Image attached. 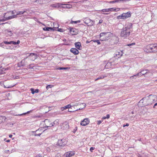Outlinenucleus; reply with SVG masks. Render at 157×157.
<instances>
[{"mask_svg": "<svg viewBox=\"0 0 157 157\" xmlns=\"http://www.w3.org/2000/svg\"><path fill=\"white\" fill-rule=\"evenodd\" d=\"M84 22L88 26H92L94 24L93 21L89 18L84 20Z\"/></svg>", "mask_w": 157, "mask_h": 157, "instance_id": "nucleus-8", "label": "nucleus"}, {"mask_svg": "<svg viewBox=\"0 0 157 157\" xmlns=\"http://www.w3.org/2000/svg\"><path fill=\"white\" fill-rule=\"evenodd\" d=\"M106 77V75H103L101 76H100L99 77L97 78V79H95V81H97V80H98L99 79H101L103 78H105V77Z\"/></svg>", "mask_w": 157, "mask_h": 157, "instance_id": "nucleus-31", "label": "nucleus"}, {"mask_svg": "<svg viewBox=\"0 0 157 157\" xmlns=\"http://www.w3.org/2000/svg\"><path fill=\"white\" fill-rule=\"evenodd\" d=\"M101 123V121H97V124L98 125L100 124Z\"/></svg>", "mask_w": 157, "mask_h": 157, "instance_id": "nucleus-51", "label": "nucleus"}, {"mask_svg": "<svg viewBox=\"0 0 157 157\" xmlns=\"http://www.w3.org/2000/svg\"><path fill=\"white\" fill-rule=\"evenodd\" d=\"M26 13V14H25V16L27 15L28 13H27L26 11L23 10V11H19L17 12V13H16L17 14L16 15V16H17V15H22L24 14V13Z\"/></svg>", "mask_w": 157, "mask_h": 157, "instance_id": "nucleus-17", "label": "nucleus"}, {"mask_svg": "<svg viewBox=\"0 0 157 157\" xmlns=\"http://www.w3.org/2000/svg\"><path fill=\"white\" fill-rule=\"evenodd\" d=\"M27 58H25V59L22 60L20 62V63H19L18 64L19 66L20 67L21 66H22L25 65H26L25 64V59Z\"/></svg>", "mask_w": 157, "mask_h": 157, "instance_id": "nucleus-20", "label": "nucleus"}, {"mask_svg": "<svg viewBox=\"0 0 157 157\" xmlns=\"http://www.w3.org/2000/svg\"><path fill=\"white\" fill-rule=\"evenodd\" d=\"M67 143V141L65 139H63L58 140L57 143V145L60 147H63Z\"/></svg>", "mask_w": 157, "mask_h": 157, "instance_id": "nucleus-7", "label": "nucleus"}, {"mask_svg": "<svg viewBox=\"0 0 157 157\" xmlns=\"http://www.w3.org/2000/svg\"><path fill=\"white\" fill-rule=\"evenodd\" d=\"M136 76H138V75H137V74L130 77V78H133Z\"/></svg>", "mask_w": 157, "mask_h": 157, "instance_id": "nucleus-50", "label": "nucleus"}, {"mask_svg": "<svg viewBox=\"0 0 157 157\" xmlns=\"http://www.w3.org/2000/svg\"><path fill=\"white\" fill-rule=\"evenodd\" d=\"M10 140H7L6 141L7 142H10Z\"/></svg>", "mask_w": 157, "mask_h": 157, "instance_id": "nucleus-64", "label": "nucleus"}, {"mask_svg": "<svg viewBox=\"0 0 157 157\" xmlns=\"http://www.w3.org/2000/svg\"><path fill=\"white\" fill-rule=\"evenodd\" d=\"M68 69V67H59L57 68V70H66Z\"/></svg>", "mask_w": 157, "mask_h": 157, "instance_id": "nucleus-32", "label": "nucleus"}, {"mask_svg": "<svg viewBox=\"0 0 157 157\" xmlns=\"http://www.w3.org/2000/svg\"><path fill=\"white\" fill-rule=\"evenodd\" d=\"M0 20H2V19H0ZM1 21H0V25H3V24H6L7 23V22H6V23H1Z\"/></svg>", "mask_w": 157, "mask_h": 157, "instance_id": "nucleus-52", "label": "nucleus"}, {"mask_svg": "<svg viewBox=\"0 0 157 157\" xmlns=\"http://www.w3.org/2000/svg\"><path fill=\"white\" fill-rule=\"evenodd\" d=\"M43 0H36L35 2H36L37 3L41 4L43 2Z\"/></svg>", "mask_w": 157, "mask_h": 157, "instance_id": "nucleus-38", "label": "nucleus"}, {"mask_svg": "<svg viewBox=\"0 0 157 157\" xmlns=\"http://www.w3.org/2000/svg\"><path fill=\"white\" fill-rule=\"evenodd\" d=\"M69 109H70V108L72 109V107L74 108V109H73L72 110H71V111L69 110V112H73L78 110V109H75V108L74 106V105H72L71 104V103L70 104H69Z\"/></svg>", "mask_w": 157, "mask_h": 157, "instance_id": "nucleus-23", "label": "nucleus"}, {"mask_svg": "<svg viewBox=\"0 0 157 157\" xmlns=\"http://www.w3.org/2000/svg\"><path fill=\"white\" fill-rule=\"evenodd\" d=\"M123 0H117V1H118V2H123Z\"/></svg>", "mask_w": 157, "mask_h": 157, "instance_id": "nucleus-61", "label": "nucleus"}, {"mask_svg": "<svg viewBox=\"0 0 157 157\" xmlns=\"http://www.w3.org/2000/svg\"><path fill=\"white\" fill-rule=\"evenodd\" d=\"M131 16V12L130 11L126 13H122L121 15L117 16V18L118 19H125L130 17Z\"/></svg>", "mask_w": 157, "mask_h": 157, "instance_id": "nucleus-6", "label": "nucleus"}, {"mask_svg": "<svg viewBox=\"0 0 157 157\" xmlns=\"http://www.w3.org/2000/svg\"><path fill=\"white\" fill-rule=\"evenodd\" d=\"M146 74V72L145 73H142V72L141 71L139 73H138V74H137V75H138V77H140L141 76H142V75H144L145 74Z\"/></svg>", "mask_w": 157, "mask_h": 157, "instance_id": "nucleus-29", "label": "nucleus"}, {"mask_svg": "<svg viewBox=\"0 0 157 157\" xmlns=\"http://www.w3.org/2000/svg\"><path fill=\"white\" fill-rule=\"evenodd\" d=\"M103 20L102 19H101L99 21V24H101L103 22Z\"/></svg>", "mask_w": 157, "mask_h": 157, "instance_id": "nucleus-55", "label": "nucleus"}, {"mask_svg": "<svg viewBox=\"0 0 157 157\" xmlns=\"http://www.w3.org/2000/svg\"><path fill=\"white\" fill-rule=\"evenodd\" d=\"M12 136V135H10L9 136V137H10V138H11Z\"/></svg>", "mask_w": 157, "mask_h": 157, "instance_id": "nucleus-63", "label": "nucleus"}, {"mask_svg": "<svg viewBox=\"0 0 157 157\" xmlns=\"http://www.w3.org/2000/svg\"><path fill=\"white\" fill-rule=\"evenodd\" d=\"M117 9H115L113 8H111L108 9H103L101 10L102 12H111L113 11H116Z\"/></svg>", "mask_w": 157, "mask_h": 157, "instance_id": "nucleus-15", "label": "nucleus"}, {"mask_svg": "<svg viewBox=\"0 0 157 157\" xmlns=\"http://www.w3.org/2000/svg\"><path fill=\"white\" fill-rule=\"evenodd\" d=\"M53 86L52 85H47L46 87V88L48 90L49 88L52 87Z\"/></svg>", "mask_w": 157, "mask_h": 157, "instance_id": "nucleus-41", "label": "nucleus"}, {"mask_svg": "<svg viewBox=\"0 0 157 157\" xmlns=\"http://www.w3.org/2000/svg\"><path fill=\"white\" fill-rule=\"evenodd\" d=\"M27 58H25V59L22 60L20 62V63H19L18 64L19 66L20 67L21 66H22L25 65H26L25 64V59Z\"/></svg>", "mask_w": 157, "mask_h": 157, "instance_id": "nucleus-21", "label": "nucleus"}, {"mask_svg": "<svg viewBox=\"0 0 157 157\" xmlns=\"http://www.w3.org/2000/svg\"><path fill=\"white\" fill-rule=\"evenodd\" d=\"M8 69V68H4L2 67L0 68V75L4 74L5 72V71Z\"/></svg>", "mask_w": 157, "mask_h": 157, "instance_id": "nucleus-19", "label": "nucleus"}, {"mask_svg": "<svg viewBox=\"0 0 157 157\" xmlns=\"http://www.w3.org/2000/svg\"><path fill=\"white\" fill-rule=\"evenodd\" d=\"M135 43H132L131 44H128V46H131V45H135Z\"/></svg>", "mask_w": 157, "mask_h": 157, "instance_id": "nucleus-49", "label": "nucleus"}, {"mask_svg": "<svg viewBox=\"0 0 157 157\" xmlns=\"http://www.w3.org/2000/svg\"><path fill=\"white\" fill-rule=\"evenodd\" d=\"M110 115L109 114H107L106 115V117H102L103 119H109V118Z\"/></svg>", "mask_w": 157, "mask_h": 157, "instance_id": "nucleus-39", "label": "nucleus"}, {"mask_svg": "<svg viewBox=\"0 0 157 157\" xmlns=\"http://www.w3.org/2000/svg\"><path fill=\"white\" fill-rule=\"evenodd\" d=\"M111 63L110 62H108L107 63L106 65L105 66V68H111Z\"/></svg>", "mask_w": 157, "mask_h": 157, "instance_id": "nucleus-24", "label": "nucleus"}, {"mask_svg": "<svg viewBox=\"0 0 157 157\" xmlns=\"http://www.w3.org/2000/svg\"><path fill=\"white\" fill-rule=\"evenodd\" d=\"M81 21L80 20H78L77 21H73L72 20L70 22V23L74 24H76L78 23H79Z\"/></svg>", "mask_w": 157, "mask_h": 157, "instance_id": "nucleus-27", "label": "nucleus"}, {"mask_svg": "<svg viewBox=\"0 0 157 157\" xmlns=\"http://www.w3.org/2000/svg\"><path fill=\"white\" fill-rule=\"evenodd\" d=\"M5 32L6 33L10 36H12L13 34V33L12 32L10 31H9L8 29H6L5 30Z\"/></svg>", "mask_w": 157, "mask_h": 157, "instance_id": "nucleus-22", "label": "nucleus"}, {"mask_svg": "<svg viewBox=\"0 0 157 157\" xmlns=\"http://www.w3.org/2000/svg\"><path fill=\"white\" fill-rule=\"evenodd\" d=\"M28 58H29L30 60L34 61L37 58V56L34 53H31L28 56Z\"/></svg>", "mask_w": 157, "mask_h": 157, "instance_id": "nucleus-11", "label": "nucleus"}, {"mask_svg": "<svg viewBox=\"0 0 157 157\" xmlns=\"http://www.w3.org/2000/svg\"><path fill=\"white\" fill-rule=\"evenodd\" d=\"M60 7H62L65 8H68L69 7V5L68 4H60Z\"/></svg>", "mask_w": 157, "mask_h": 157, "instance_id": "nucleus-26", "label": "nucleus"}, {"mask_svg": "<svg viewBox=\"0 0 157 157\" xmlns=\"http://www.w3.org/2000/svg\"><path fill=\"white\" fill-rule=\"evenodd\" d=\"M65 155H66V157H69V155H68V152L66 153L65 154Z\"/></svg>", "mask_w": 157, "mask_h": 157, "instance_id": "nucleus-58", "label": "nucleus"}, {"mask_svg": "<svg viewBox=\"0 0 157 157\" xmlns=\"http://www.w3.org/2000/svg\"><path fill=\"white\" fill-rule=\"evenodd\" d=\"M69 108V105H67L61 108V109L62 111H63L64 109Z\"/></svg>", "mask_w": 157, "mask_h": 157, "instance_id": "nucleus-33", "label": "nucleus"}, {"mask_svg": "<svg viewBox=\"0 0 157 157\" xmlns=\"http://www.w3.org/2000/svg\"><path fill=\"white\" fill-rule=\"evenodd\" d=\"M39 91V90L38 89H36L35 90V93H38Z\"/></svg>", "mask_w": 157, "mask_h": 157, "instance_id": "nucleus-56", "label": "nucleus"}, {"mask_svg": "<svg viewBox=\"0 0 157 157\" xmlns=\"http://www.w3.org/2000/svg\"><path fill=\"white\" fill-rule=\"evenodd\" d=\"M30 112V111H29L28 112H27V113H23V114H18V115H16L15 116H21V115H25V114L27 113H29V112Z\"/></svg>", "mask_w": 157, "mask_h": 157, "instance_id": "nucleus-43", "label": "nucleus"}, {"mask_svg": "<svg viewBox=\"0 0 157 157\" xmlns=\"http://www.w3.org/2000/svg\"><path fill=\"white\" fill-rule=\"evenodd\" d=\"M123 53L122 51H119L117 52L115 54L114 57H117V58L120 57L123 55Z\"/></svg>", "mask_w": 157, "mask_h": 157, "instance_id": "nucleus-14", "label": "nucleus"}, {"mask_svg": "<svg viewBox=\"0 0 157 157\" xmlns=\"http://www.w3.org/2000/svg\"><path fill=\"white\" fill-rule=\"evenodd\" d=\"M115 9H117V10H116V11H119L120 9V8H115Z\"/></svg>", "mask_w": 157, "mask_h": 157, "instance_id": "nucleus-59", "label": "nucleus"}, {"mask_svg": "<svg viewBox=\"0 0 157 157\" xmlns=\"http://www.w3.org/2000/svg\"><path fill=\"white\" fill-rule=\"evenodd\" d=\"M42 133H39V134H36L35 136H40V135H41Z\"/></svg>", "mask_w": 157, "mask_h": 157, "instance_id": "nucleus-57", "label": "nucleus"}, {"mask_svg": "<svg viewBox=\"0 0 157 157\" xmlns=\"http://www.w3.org/2000/svg\"><path fill=\"white\" fill-rule=\"evenodd\" d=\"M11 12H12V15H13V14H14L16 12V11L15 10L14 11H10Z\"/></svg>", "mask_w": 157, "mask_h": 157, "instance_id": "nucleus-54", "label": "nucleus"}, {"mask_svg": "<svg viewBox=\"0 0 157 157\" xmlns=\"http://www.w3.org/2000/svg\"><path fill=\"white\" fill-rule=\"evenodd\" d=\"M92 41H93L94 42L97 43L98 44H101V43L99 40H93Z\"/></svg>", "mask_w": 157, "mask_h": 157, "instance_id": "nucleus-40", "label": "nucleus"}, {"mask_svg": "<svg viewBox=\"0 0 157 157\" xmlns=\"http://www.w3.org/2000/svg\"><path fill=\"white\" fill-rule=\"evenodd\" d=\"M31 92L33 94H34L35 93V91L34 90V89L33 88H31Z\"/></svg>", "mask_w": 157, "mask_h": 157, "instance_id": "nucleus-44", "label": "nucleus"}, {"mask_svg": "<svg viewBox=\"0 0 157 157\" xmlns=\"http://www.w3.org/2000/svg\"><path fill=\"white\" fill-rule=\"evenodd\" d=\"M112 35V34L110 32L101 33H100V36L101 38V40L103 41L107 40L109 39Z\"/></svg>", "mask_w": 157, "mask_h": 157, "instance_id": "nucleus-5", "label": "nucleus"}, {"mask_svg": "<svg viewBox=\"0 0 157 157\" xmlns=\"http://www.w3.org/2000/svg\"><path fill=\"white\" fill-rule=\"evenodd\" d=\"M144 101H147V98H142L141 100L140 101V102H142V103H143L144 102Z\"/></svg>", "mask_w": 157, "mask_h": 157, "instance_id": "nucleus-34", "label": "nucleus"}, {"mask_svg": "<svg viewBox=\"0 0 157 157\" xmlns=\"http://www.w3.org/2000/svg\"><path fill=\"white\" fill-rule=\"evenodd\" d=\"M69 32L71 35H76L78 33V31L77 29L74 28L69 27Z\"/></svg>", "mask_w": 157, "mask_h": 157, "instance_id": "nucleus-9", "label": "nucleus"}, {"mask_svg": "<svg viewBox=\"0 0 157 157\" xmlns=\"http://www.w3.org/2000/svg\"><path fill=\"white\" fill-rule=\"evenodd\" d=\"M77 129V127L75 126V125L74 126V128L73 129V130L72 131V132L73 133H75L76 130Z\"/></svg>", "mask_w": 157, "mask_h": 157, "instance_id": "nucleus-36", "label": "nucleus"}, {"mask_svg": "<svg viewBox=\"0 0 157 157\" xmlns=\"http://www.w3.org/2000/svg\"><path fill=\"white\" fill-rule=\"evenodd\" d=\"M90 121L88 118H85L83 121H82L81 123V125L85 126L89 124Z\"/></svg>", "mask_w": 157, "mask_h": 157, "instance_id": "nucleus-12", "label": "nucleus"}, {"mask_svg": "<svg viewBox=\"0 0 157 157\" xmlns=\"http://www.w3.org/2000/svg\"><path fill=\"white\" fill-rule=\"evenodd\" d=\"M75 154V152L74 151H69V157L73 156Z\"/></svg>", "mask_w": 157, "mask_h": 157, "instance_id": "nucleus-35", "label": "nucleus"}, {"mask_svg": "<svg viewBox=\"0 0 157 157\" xmlns=\"http://www.w3.org/2000/svg\"><path fill=\"white\" fill-rule=\"evenodd\" d=\"M82 105H83V106H82L83 108H81V109H82L83 108H84L86 106V105L85 103H82Z\"/></svg>", "mask_w": 157, "mask_h": 157, "instance_id": "nucleus-45", "label": "nucleus"}, {"mask_svg": "<svg viewBox=\"0 0 157 157\" xmlns=\"http://www.w3.org/2000/svg\"><path fill=\"white\" fill-rule=\"evenodd\" d=\"M45 127L47 128L49 127H51L53 126V124L51 121L49 120L46 119H45L44 121Z\"/></svg>", "mask_w": 157, "mask_h": 157, "instance_id": "nucleus-10", "label": "nucleus"}, {"mask_svg": "<svg viewBox=\"0 0 157 157\" xmlns=\"http://www.w3.org/2000/svg\"><path fill=\"white\" fill-rule=\"evenodd\" d=\"M132 25L130 24L129 26L123 28L121 33V36L124 38L129 36L130 33V29L132 27Z\"/></svg>", "mask_w": 157, "mask_h": 157, "instance_id": "nucleus-2", "label": "nucleus"}, {"mask_svg": "<svg viewBox=\"0 0 157 157\" xmlns=\"http://www.w3.org/2000/svg\"><path fill=\"white\" fill-rule=\"evenodd\" d=\"M94 147H91L90 148V151L91 152H92L93 150H94Z\"/></svg>", "mask_w": 157, "mask_h": 157, "instance_id": "nucleus-46", "label": "nucleus"}, {"mask_svg": "<svg viewBox=\"0 0 157 157\" xmlns=\"http://www.w3.org/2000/svg\"><path fill=\"white\" fill-rule=\"evenodd\" d=\"M70 51L75 55H77L79 53L78 50L76 48H71L70 49Z\"/></svg>", "mask_w": 157, "mask_h": 157, "instance_id": "nucleus-16", "label": "nucleus"}, {"mask_svg": "<svg viewBox=\"0 0 157 157\" xmlns=\"http://www.w3.org/2000/svg\"><path fill=\"white\" fill-rule=\"evenodd\" d=\"M75 46L77 49L81 50L82 48V46L80 42H77L75 43Z\"/></svg>", "mask_w": 157, "mask_h": 157, "instance_id": "nucleus-13", "label": "nucleus"}, {"mask_svg": "<svg viewBox=\"0 0 157 157\" xmlns=\"http://www.w3.org/2000/svg\"><path fill=\"white\" fill-rule=\"evenodd\" d=\"M10 11L7 12L4 14V18L0 21H5L10 19L16 17V15H12V13Z\"/></svg>", "mask_w": 157, "mask_h": 157, "instance_id": "nucleus-4", "label": "nucleus"}, {"mask_svg": "<svg viewBox=\"0 0 157 157\" xmlns=\"http://www.w3.org/2000/svg\"><path fill=\"white\" fill-rule=\"evenodd\" d=\"M43 29L44 31H51L53 30V29L51 27H46L44 28Z\"/></svg>", "mask_w": 157, "mask_h": 157, "instance_id": "nucleus-25", "label": "nucleus"}, {"mask_svg": "<svg viewBox=\"0 0 157 157\" xmlns=\"http://www.w3.org/2000/svg\"><path fill=\"white\" fill-rule=\"evenodd\" d=\"M147 70H141V71L142 72V73H145L146 72V74L147 73Z\"/></svg>", "mask_w": 157, "mask_h": 157, "instance_id": "nucleus-47", "label": "nucleus"}, {"mask_svg": "<svg viewBox=\"0 0 157 157\" xmlns=\"http://www.w3.org/2000/svg\"><path fill=\"white\" fill-rule=\"evenodd\" d=\"M157 105V103H155L154 106H153V108H155V106Z\"/></svg>", "mask_w": 157, "mask_h": 157, "instance_id": "nucleus-60", "label": "nucleus"}, {"mask_svg": "<svg viewBox=\"0 0 157 157\" xmlns=\"http://www.w3.org/2000/svg\"><path fill=\"white\" fill-rule=\"evenodd\" d=\"M59 120L58 119L55 120L54 122H52L53 124V126L54 124L58 125L59 124Z\"/></svg>", "mask_w": 157, "mask_h": 157, "instance_id": "nucleus-28", "label": "nucleus"}, {"mask_svg": "<svg viewBox=\"0 0 157 157\" xmlns=\"http://www.w3.org/2000/svg\"><path fill=\"white\" fill-rule=\"evenodd\" d=\"M129 124H128L127 123L126 124H124L123 127H124L125 126H129Z\"/></svg>", "mask_w": 157, "mask_h": 157, "instance_id": "nucleus-53", "label": "nucleus"}, {"mask_svg": "<svg viewBox=\"0 0 157 157\" xmlns=\"http://www.w3.org/2000/svg\"><path fill=\"white\" fill-rule=\"evenodd\" d=\"M3 42L4 43V44H10L11 41H10V42H8V41H4Z\"/></svg>", "mask_w": 157, "mask_h": 157, "instance_id": "nucleus-42", "label": "nucleus"}, {"mask_svg": "<svg viewBox=\"0 0 157 157\" xmlns=\"http://www.w3.org/2000/svg\"><path fill=\"white\" fill-rule=\"evenodd\" d=\"M157 96L155 95H150L147 98V103L144 104V105H151L156 101Z\"/></svg>", "mask_w": 157, "mask_h": 157, "instance_id": "nucleus-3", "label": "nucleus"}, {"mask_svg": "<svg viewBox=\"0 0 157 157\" xmlns=\"http://www.w3.org/2000/svg\"><path fill=\"white\" fill-rule=\"evenodd\" d=\"M62 30V29H58V31H59L61 32Z\"/></svg>", "mask_w": 157, "mask_h": 157, "instance_id": "nucleus-62", "label": "nucleus"}, {"mask_svg": "<svg viewBox=\"0 0 157 157\" xmlns=\"http://www.w3.org/2000/svg\"><path fill=\"white\" fill-rule=\"evenodd\" d=\"M144 50L147 53H151L156 51L157 44H154L148 45L144 47Z\"/></svg>", "mask_w": 157, "mask_h": 157, "instance_id": "nucleus-1", "label": "nucleus"}, {"mask_svg": "<svg viewBox=\"0 0 157 157\" xmlns=\"http://www.w3.org/2000/svg\"><path fill=\"white\" fill-rule=\"evenodd\" d=\"M20 41L19 40H18L17 42H16L13 41H11V44H12L14 45H16L17 44H20Z\"/></svg>", "mask_w": 157, "mask_h": 157, "instance_id": "nucleus-30", "label": "nucleus"}, {"mask_svg": "<svg viewBox=\"0 0 157 157\" xmlns=\"http://www.w3.org/2000/svg\"><path fill=\"white\" fill-rule=\"evenodd\" d=\"M50 6L54 8H59L60 6V4L57 3L52 4Z\"/></svg>", "mask_w": 157, "mask_h": 157, "instance_id": "nucleus-18", "label": "nucleus"}, {"mask_svg": "<svg viewBox=\"0 0 157 157\" xmlns=\"http://www.w3.org/2000/svg\"><path fill=\"white\" fill-rule=\"evenodd\" d=\"M42 155L40 154H37L36 156L35 157H42Z\"/></svg>", "mask_w": 157, "mask_h": 157, "instance_id": "nucleus-48", "label": "nucleus"}, {"mask_svg": "<svg viewBox=\"0 0 157 157\" xmlns=\"http://www.w3.org/2000/svg\"><path fill=\"white\" fill-rule=\"evenodd\" d=\"M108 2L109 3H114L116 2H118V1H117V0H115L114 1Z\"/></svg>", "mask_w": 157, "mask_h": 157, "instance_id": "nucleus-37", "label": "nucleus"}]
</instances>
